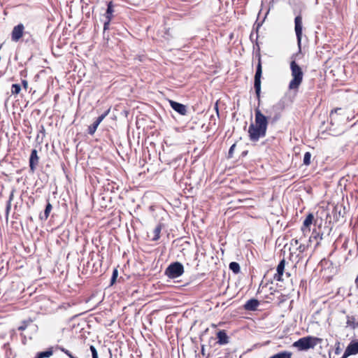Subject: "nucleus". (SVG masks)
I'll return each instance as SVG.
<instances>
[{"label": "nucleus", "mask_w": 358, "mask_h": 358, "mask_svg": "<svg viewBox=\"0 0 358 358\" xmlns=\"http://www.w3.org/2000/svg\"><path fill=\"white\" fill-rule=\"evenodd\" d=\"M267 117L259 108L255 109V124H251L248 128V134L250 141H257L260 138L266 136L268 127Z\"/></svg>", "instance_id": "nucleus-1"}, {"label": "nucleus", "mask_w": 358, "mask_h": 358, "mask_svg": "<svg viewBox=\"0 0 358 358\" xmlns=\"http://www.w3.org/2000/svg\"><path fill=\"white\" fill-rule=\"evenodd\" d=\"M290 70L292 79L289 83L288 88L289 90L296 93L303 82V72L300 66L294 60L290 62Z\"/></svg>", "instance_id": "nucleus-2"}, {"label": "nucleus", "mask_w": 358, "mask_h": 358, "mask_svg": "<svg viewBox=\"0 0 358 358\" xmlns=\"http://www.w3.org/2000/svg\"><path fill=\"white\" fill-rule=\"evenodd\" d=\"M321 342V338L309 336L299 338L292 345L297 348L299 350H307L310 348H313Z\"/></svg>", "instance_id": "nucleus-3"}, {"label": "nucleus", "mask_w": 358, "mask_h": 358, "mask_svg": "<svg viewBox=\"0 0 358 358\" xmlns=\"http://www.w3.org/2000/svg\"><path fill=\"white\" fill-rule=\"evenodd\" d=\"M184 273V267L180 262H174L171 264L166 269L165 274L169 278H176L182 275Z\"/></svg>", "instance_id": "nucleus-4"}, {"label": "nucleus", "mask_w": 358, "mask_h": 358, "mask_svg": "<svg viewBox=\"0 0 358 358\" xmlns=\"http://www.w3.org/2000/svg\"><path fill=\"white\" fill-rule=\"evenodd\" d=\"M306 237V235L300 234L296 236L290 241L291 247L301 255L306 252L308 248V245H305L301 243V241Z\"/></svg>", "instance_id": "nucleus-5"}, {"label": "nucleus", "mask_w": 358, "mask_h": 358, "mask_svg": "<svg viewBox=\"0 0 358 358\" xmlns=\"http://www.w3.org/2000/svg\"><path fill=\"white\" fill-rule=\"evenodd\" d=\"M113 2L112 1H109L107 4V9L104 15L106 20L103 23V31L109 29L110 23L113 17Z\"/></svg>", "instance_id": "nucleus-6"}, {"label": "nucleus", "mask_w": 358, "mask_h": 358, "mask_svg": "<svg viewBox=\"0 0 358 358\" xmlns=\"http://www.w3.org/2000/svg\"><path fill=\"white\" fill-rule=\"evenodd\" d=\"M315 220L314 215L313 213H308L305 220L303 222V224L301 227V234L307 235L310 231V226Z\"/></svg>", "instance_id": "nucleus-7"}, {"label": "nucleus", "mask_w": 358, "mask_h": 358, "mask_svg": "<svg viewBox=\"0 0 358 358\" xmlns=\"http://www.w3.org/2000/svg\"><path fill=\"white\" fill-rule=\"evenodd\" d=\"M24 27L23 24L20 23L15 26L11 32V40L17 42L24 34Z\"/></svg>", "instance_id": "nucleus-8"}, {"label": "nucleus", "mask_w": 358, "mask_h": 358, "mask_svg": "<svg viewBox=\"0 0 358 358\" xmlns=\"http://www.w3.org/2000/svg\"><path fill=\"white\" fill-rule=\"evenodd\" d=\"M295 32L299 45H300L302 37V17L301 15H297L294 19Z\"/></svg>", "instance_id": "nucleus-9"}, {"label": "nucleus", "mask_w": 358, "mask_h": 358, "mask_svg": "<svg viewBox=\"0 0 358 358\" xmlns=\"http://www.w3.org/2000/svg\"><path fill=\"white\" fill-rule=\"evenodd\" d=\"M110 109L107 110L103 114L98 117L93 124L88 127V133L90 135H93L95 133L98 126L103 121V120L108 115Z\"/></svg>", "instance_id": "nucleus-10"}, {"label": "nucleus", "mask_w": 358, "mask_h": 358, "mask_svg": "<svg viewBox=\"0 0 358 358\" xmlns=\"http://www.w3.org/2000/svg\"><path fill=\"white\" fill-rule=\"evenodd\" d=\"M171 107L181 115H185L187 113V107L185 105L178 103L173 100H169Z\"/></svg>", "instance_id": "nucleus-11"}, {"label": "nucleus", "mask_w": 358, "mask_h": 358, "mask_svg": "<svg viewBox=\"0 0 358 358\" xmlns=\"http://www.w3.org/2000/svg\"><path fill=\"white\" fill-rule=\"evenodd\" d=\"M39 158L38 157V152L36 149H33L31 152L29 157V168L30 171L34 173L38 164Z\"/></svg>", "instance_id": "nucleus-12"}, {"label": "nucleus", "mask_w": 358, "mask_h": 358, "mask_svg": "<svg viewBox=\"0 0 358 358\" xmlns=\"http://www.w3.org/2000/svg\"><path fill=\"white\" fill-rule=\"evenodd\" d=\"M323 234L317 231L316 229H313L310 236L309 237L308 242H315L314 250H315L320 245V242L322 240Z\"/></svg>", "instance_id": "nucleus-13"}, {"label": "nucleus", "mask_w": 358, "mask_h": 358, "mask_svg": "<svg viewBox=\"0 0 358 358\" xmlns=\"http://www.w3.org/2000/svg\"><path fill=\"white\" fill-rule=\"evenodd\" d=\"M341 111H342L341 108H336L330 112L329 117L331 124H333L334 122H338L344 119V115H342L340 113Z\"/></svg>", "instance_id": "nucleus-14"}, {"label": "nucleus", "mask_w": 358, "mask_h": 358, "mask_svg": "<svg viewBox=\"0 0 358 358\" xmlns=\"http://www.w3.org/2000/svg\"><path fill=\"white\" fill-rule=\"evenodd\" d=\"M285 259H282L278 264L276 268V273L274 275V279L277 281H282V275L285 271Z\"/></svg>", "instance_id": "nucleus-15"}, {"label": "nucleus", "mask_w": 358, "mask_h": 358, "mask_svg": "<svg viewBox=\"0 0 358 358\" xmlns=\"http://www.w3.org/2000/svg\"><path fill=\"white\" fill-rule=\"evenodd\" d=\"M65 45V38L59 39L57 43L52 47V52L55 56H61L63 54L62 49L64 48L62 45Z\"/></svg>", "instance_id": "nucleus-16"}, {"label": "nucleus", "mask_w": 358, "mask_h": 358, "mask_svg": "<svg viewBox=\"0 0 358 358\" xmlns=\"http://www.w3.org/2000/svg\"><path fill=\"white\" fill-rule=\"evenodd\" d=\"M345 351L348 355L358 354V341H351L347 346Z\"/></svg>", "instance_id": "nucleus-17"}, {"label": "nucleus", "mask_w": 358, "mask_h": 358, "mask_svg": "<svg viewBox=\"0 0 358 358\" xmlns=\"http://www.w3.org/2000/svg\"><path fill=\"white\" fill-rule=\"evenodd\" d=\"M259 302L257 299H251L248 300L244 305V308L246 310L255 311L257 309Z\"/></svg>", "instance_id": "nucleus-18"}, {"label": "nucleus", "mask_w": 358, "mask_h": 358, "mask_svg": "<svg viewBox=\"0 0 358 358\" xmlns=\"http://www.w3.org/2000/svg\"><path fill=\"white\" fill-rule=\"evenodd\" d=\"M261 79L254 78V88L259 104L261 101Z\"/></svg>", "instance_id": "nucleus-19"}, {"label": "nucleus", "mask_w": 358, "mask_h": 358, "mask_svg": "<svg viewBox=\"0 0 358 358\" xmlns=\"http://www.w3.org/2000/svg\"><path fill=\"white\" fill-rule=\"evenodd\" d=\"M217 343L220 345H224L229 342V338L224 330H220L217 333Z\"/></svg>", "instance_id": "nucleus-20"}, {"label": "nucleus", "mask_w": 358, "mask_h": 358, "mask_svg": "<svg viewBox=\"0 0 358 358\" xmlns=\"http://www.w3.org/2000/svg\"><path fill=\"white\" fill-rule=\"evenodd\" d=\"M262 76V59L261 55L258 56V64L257 65L256 72L254 78L261 79Z\"/></svg>", "instance_id": "nucleus-21"}, {"label": "nucleus", "mask_w": 358, "mask_h": 358, "mask_svg": "<svg viewBox=\"0 0 358 358\" xmlns=\"http://www.w3.org/2000/svg\"><path fill=\"white\" fill-rule=\"evenodd\" d=\"M346 324L348 327H350L352 329L358 327V322H356L355 316H347Z\"/></svg>", "instance_id": "nucleus-22"}, {"label": "nucleus", "mask_w": 358, "mask_h": 358, "mask_svg": "<svg viewBox=\"0 0 358 358\" xmlns=\"http://www.w3.org/2000/svg\"><path fill=\"white\" fill-rule=\"evenodd\" d=\"M292 356V353L289 351H282L279 353H277L270 358H291Z\"/></svg>", "instance_id": "nucleus-23"}, {"label": "nucleus", "mask_w": 358, "mask_h": 358, "mask_svg": "<svg viewBox=\"0 0 358 358\" xmlns=\"http://www.w3.org/2000/svg\"><path fill=\"white\" fill-rule=\"evenodd\" d=\"M51 209H52L51 204L50 203H48L46 206H45V210L43 212V214H41L40 215V218L41 220H46L48 217L49 215H50Z\"/></svg>", "instance_id": "nucleus-24"}, {"label": "nucleus", "mask_w": 358, "mask_h": 358, "mask_svg": "<svg viewBox=\"0 0 358 358\" xmlns=\"http://www.w3.org/2000/svg\"><path fill=\"white\" fill-rule=\"evenodd\" d=\"M162 227L161 224H159L153 230L154 236L152 238L153 241H157L160 238V234L162 231Z\"/></svg>", "instance_id": "nucleus-25"}, {"label": "nucleus", "mask_w": 358, "mask_h": 358, "mask_svg": "<svg viewBox=\"0 0 358 358\" xmlns=\"http://www.w3.org/2000/svg\"><path fill=\"white\" fill-rule=\"evenodd\" d=\"M52 355V351L51 350H48L45 351H43L38 352L35 358H47L50 357Z\"/></svg>", "instance_id": "nucleus-26"}, {"label": "nucleus", "mask_w": 358, "mask_h": 358, "mask_svg": "<svg viewBox=\"0 0 358 358\" xmlns=\"http://www.w3.org/2000/svg\"><path fill=\"white\" fill-rule=\"evenodd\" d=\"M229 268L234 273H238L240 272V266L237 262H232L229 264Z\"/></svg>", "instance_id": "nucleus-27"}, {"label": "nucleus", "mask_w": 358, "mask_h": 358, "mask_svg": "<svg viewBox=\"0 0 358 358\" xmlns=\"http://www.w3.org/2000/svg\"><path fill=\"white\" fill-rule=\"evenodd\" d=\"M270 289L271 292L268 294L265 295L264 298L267 299L268 301H273L275 298V294L279 293V292L276 289H273V287H271Z\"/></svg>", "instance_id": "nucleus-28"}, {"label": "nucleus", "mask_w": 358, "mask_h": 358, "mask_svg": "<svg viewBox=\"0 0 358 358\" xmlns=\"http://www.w3.org/2000/svg\"><path fill=\"white\" fill-rule=\"evenodd\" d=\"M13 199V192H11L9 196V199L8 200L6 203V216L8 215L10 208H11V201Z\"/></svg>", "instance_id": "nucleus-29"}, {"label": "nucleus", "mask_w": 358, "mask_h": 358, "mask_svg": "<svg viewBox=\"0 0 358 358\" xmlns=\"http://www.w3.org/2000/svg\"><path fill=\"white\" fill-rule=\"evenodd\" d=\"M310 159H311V153L310 152H306L304 154V157H303V164H305L306 166L310 165L311 163Z\"/></svg>", "instance_id": "nucleus-30"}, {"label": "nucleus", "mask_w": 358, "mask_h": 358, "mask_svg": "<svg viewBox=\"0 0 358 358\" xmlns=\"http://www.w3.org/2000/svg\"><path fill=\"white\" fill-rule=\"evenodd\" d=\"M21 91V87L19 84H13L11 87V92L13 94H18Z\"/></svg>", "instance_id": "nucleus-31"}, {"label": "nucleus", "mask_w": 358, "mask_h": 358, "mask_svg": "<svg viewBox=\"0 0 358 358\" xmlns=\"http://www.w3.org/2000/svg\"><path fill=\"white\" fill-rule=\"evenodd\" d=\"M278 294H280V295L278 296V304L280 305L287 299V296L280 292Z\"/></svg>", "instance_id": "nucleus-32"}, {"label": "nucleus", "mask_w": 358, "mask_h": 358, "mask_svg": "<svg viewBox=\"0 0 358 358\" xmlns=\"http://www.w3.org/2000/svg\"><path fill=\"white\" fill-rule=\"evenodd\" d=\"M236 143H234L231 148H229V158H231L233 157V153L234 152V150H235V148H236Z\"/></svg>", "instance_id": "nucleus-33"}, {"label": "nucleus", "mask_w": 358, "mask_h": 358, "mask_svg": "<svg viewBox=\"0 0 358 358\" xmlns=\"http://www.w3.org/2000/svg\"><path fill=\"white\" fill-rule=\"evenodd\" d=\"M117 274H118L117 270L114 269V271L113 272L112 278H111V284H113L115 282V281L117 277Z\"/></svg>", "instance_id": "nucleus-34"}, {"label": "nucleus", "mask_w": 358, "mask_h": 358, "mask_svg": "<svg viewBox=\"0 0 358 358\" xmlns=\"http://www.w3.org/2000/svg\"><path fill=\"white\" fill-rule=\"evenodd\" d=\"M41 134L42 138L45 136V129L43 126H41V129L37 135L36 138L38 139L40 138V135Z\"/></svg>", "instance_id": "nucleus-35"}, {"label": "nucleus", "mask_w": 358, "mask_h": 358, "mask_svg": "<svg viewBox=\"0 0 358 358\" xmlns=\"http://www.w3.org/2000/svg\"><path fill=\"white\" fill-rule=\"evenodd\" d=\"M90 350L92 352V357L98 356L97 350H96L95 347L94 345H90Z\"/></svg>", "instance_id": "nucleus-36"}, {"label": "nucleus", "mask_w": 358, "mask_h": 358, "mask_svg": "<svg viewBox=\"0 0 358 358\" xmlns=\"http://www.w3.org/2000/svg\"><path fill=\"white\" fill-rule=\"evenodd\" d=\"M22 85L23 87L25 90L27 89V87H28V82L26 80H22Z\"/></svg>", "instance_id": "nucleus-37"}, {"label": "nucleus", "mask_w": 358, "mask_h": 358, "mask_svg": "<svg viewBox=\"0 0 358 358\" xmlns=\"http://www.w3.org/2000/svg\"><path fill=\"white\" fill-rule=\"evenodd\" d=\"M26 327H26V325H22V326H20V327H18V330H20V331H23V330H24V329H26Z\"/></svg>", "instance_id": "nucleus-38"}, {"label": "nucleus", "mask_w": 358, "mask_h": 358, "mask_svg": "<svg viewBox=\"0 0 358 358\" xmlns=\"http://www.w3.org/2000/svg\"><path fill=\"white\" fill-rule=\"evenodd\" d=\"M62 155H63V157L64 159L66 158V150H64V149H62Z\"/></svg>", "instance_id": "nucleus-39"}, {"label": "nucleus", "mask_w": 358, "mask_h": 358, "mask_svg": "<svg viewBox=\"0 0 358 358\" xmlns=\"http://www.w3.org/2000/svg\"><path fill=\"white\" fill-rule=\"evenodd\" d=\"M201 354H202L203 356H205V355H206L205 348H204V346H203V345H202V347H201Z\"/></svg>", "instance_id": "nucleus-40"}, {"label": "nucleus", "mask_w": 358, "mask_h": 358, "mask_svg": "<svg viewBox=\"0 0 358 358\" xmlns=\"http://www.w3.org/2000/svg\"><path fill=\"white\" fill-rule=\"evenodd\" d=\"M347 245H348V241L345 240V242L343 243L342 247L344 248L345 249H346Z\"/></svg>", "instance_id": "nucleus-41"}, {"label": "nucleus", "mask_w": 358, "mask_h": 358, "mask_svg": "<svg viewBox=\"0 0 358 358\" xmlns=\"http://www.w3.org/2000/svg\"><path fill=\"white\" fill-rule=\"evenodd\" d=\"M349 356H350V355H348L346 354V351L345 350L344 354H343V356H342L341 357H340V358H348V357H349Z\"/></svg>", "instance_id": "nucleus-42"}, {"label": "nucleus", "mask_w": 358, "mask_h": 358, "mask_svg": "<svg viewBox=\"0 0 358 358\" xmlns=\"http://www.w3.org/2000/svg\"><path fill=\"white\" fill-rule=\"evenodd\" d=\"M62 169H63L64 173H66V166H65L64 163H62Z\"/></svg>", "instance_id": "nucleus-43"}, {"label": "nucleus", "mask_w": 358, "mask_h": 358, "mask_svg": "<svg viewBox=\"0 0 358 358\" xmlns=\"http://www.w3.org/2000/svg\"><path fill=\"white\" fill-rule=\"evenodd\" d=\"M355 282L357 289H358V275L355 278Z\"/></svg>", "instance_id": "nucleus-44"}, {"label": "nucleus", "mask_w": 358, "mask_h": 358, "mask_svg": "<svg viewBox=\"0 0 358 358\" xmlns=\"http://www.w3.org/2000/svg\"><path fill=\"white\" fill-rule=\"evenodd\" d=\"M335 353L336 355L339 354L340 353V348L339 347L336 348V350H335Z\"/></svg>", "instance_id": "nucleus-45"}, {"label": "nucleus", "mask_w": 358, "mask_h": 358, "mask_svg": "<svg viewBox=\"0 0 358 358\" xmlns=\"http://www.w3.org/2000/svg\"><path fill=\"white\" fill-rule=\"evenodd\" d=\"M62 350L66 354H67V350H65L64 348H62Z\"/></svg>", "instance_id": "nucleus-46"}, {"label": "nucleus", "mask_w": 358, "mask_h": 358, "mask_svg": "<svg viewBox=\"0 0 358 358\" xmlns=\"http://www.w3.org/2000/svg\"><path fill=\"white\" fill-rule=\"evenodd\" d=\"M215 109H216L217 112H218V108H217V106H216V107H215Z\"/></svg>", "instance_id": "nucleus-47"}, {"label": "nucleus", "mask_w": 358, "mask_h": 358, "mask_svg": "<svg viewBox=\"0 0 358 358\" xmlns=\"http://www.w3.org/2000/svg\"><path fill=\"white\" fill-rule=\"evenodd\" d=\"M92 358H99L98 356H94V357H92Z\"/></svg>", "instance_id": "nucleus-48"}, {"label": "nucleus", "mask_w": 358, "mask_h": 358, "mask_svg": "<svg viewBox=\"0 0 358 358\" xmlns=\"http://www.w3.org/2000/svg\"><path fill=\"white\" fill-rule=\"evenodd\" d=\"M111 358V357H110Z\"/></svg>", "instance_id": "nucleus-49"}]
</instances>
